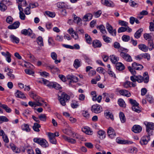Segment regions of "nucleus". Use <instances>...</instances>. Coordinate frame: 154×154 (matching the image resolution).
I'll use <instances>...</instances> for the list:
<instances>
[{
    "label": "nucleus",
    "instance_id": "338daca9",
    "mask_svg": "<svg viewBox=\"0 0 154 154\" xmlns=\"http://www.w3.org/2000/svg\"><path fill=\"white\" fill-rule=\"evenodd\" d=\"M85 145L88 148L91 149L93 147V144L91 143L88 142L85 143Z\"/></svg>",
    "mask_w": 154,
    "mask_h": 154
},
{
    "label": "nucleus",
    "instance_id": "4468645a",
    "mask_svg": "<svg viewBox=\"0 0 154 154\" xmlns=\"http://www.w3.org/2000/svg\"><path fill=\"white\" fill-rule=\"evenodd\" d=\"M132 131L134 133H139L141 132L142 128L139 125H135L132 127Z\"/></svg>",
    "mask_w": 154,
    "mask_h": 154
},
{
    "label": "nucleus",
    "instance_id": "c03bdc74",
    "mask_svg": "<svg viewBox=\"0 0 154 154\" xmlns=\"http://www.w3.org/2000/svg\"><path fill=\"white\" fill-rule=\"evenodd\" d=\"M38 118L39 120L43 122H45L46 121L47 117L45 114H41L38 116Z\"/></svg>",
    "mask_w": 154,
    "mask_h": 154
},
{
    "label": "nucleus",
    "instance_id": "09e8293b",
    "mask_svg": "<svg viewBox=\"0 0 154 154\" xmlns=\"http://www.w3.org/2000/svg\"><path fill=\"white\" fill-rule=\"evenodd\" d=\"M85 38L87 42L88 43L90 44L91 43L92 41L91 38L89 35L86 34L85 35Z\"/></svg>",
    "mask_w": 154,
    "mask_h": 154
},
{
    "label": "nucleus",
    "instance_id": "2f4dec72",
    "mask_svg": "<svg viewBox=\"0 0 154 154\" xmlns=\"http://www.w3.org/2000/svg\"><path fill=\"white\" fill-rule=\"evenodd\" d=\"M92 15L91 13H88L85 15L83 17L84 21H89L92 19Z\"/></svg>",
    "mask_w": 154,
    "mask_h": 154
},
{
    "label": "nucleus",
    "instance_id": "680f3d73",
    "mask_svg": "<svg viewBox=\"0 0 154 154\" xmlns=\"http://www.w3.org/2000/svg\"><path fill=\"white\" fill-rule=\"evenodd\" d=\"M119 23L121 26H125L126 27L128 26V24L127 22L123 20H119Z\"/></svg>",
    "mask_w": 154,
    "mask_h": 154
},
{
    "label": "nucleus",
    "instance_id": "9d476101",
    "mask_svg": "<svg viewBox=\"0 0 154 154\" xmlns=\"http://www.w3.org/2000/svg\"><path fill=\"white\" fill-rule=\"evenodd\" d=\"M101 3L103 5L108 7H113L115 6L114 4L110 0H101Z\"/></svg>",
    "mask_w": 154,
    "mask_h": 154
},
{
    "label": "nucleus",
    "instance_id": "6ab92c4d",
    "mask_svg": "<svg viewBox=\"0 0 154 154\" xmlns=\"http://www.w3.org/2000/svg\"><path fill=\"white\" fill-rule=\"evenodd\" d=\"M82 131L86 134L89 135H92L93 132L88 127H85L82 129Z\"/></svg>",
    "mask_w": 154,
    "mask_h": 154
},
{
    "label": "nucleus",
    "instance_id": "603ef678",
    "mask_svg": "<svg viewBox=\"0 0 154 154\" xmlns=\"http://www.w3.org/2000/svg\"><path fill=\"white\" fill-rule=\"evenodd\" d=\"M97 71L100 73L104 74L105 73V70L102 67H99L97 68Z\"/></svg>",
    "mask_w": 154,
    "mask_h": 154
},
{
    "label": "nucleus",
    "instance_id": "052dcab7",
    "mask_svg": "<svg viewBox=\"0 0 154 154\" xmlns=\"http://www.w3.org/2000/svg\"><path fill=\"white\" fill-rule=\"evenodd\" d=\"M83 116L87 119L89 118L90 115L87 111H83L82 113Z\"/></svg>",
    "mask_w": 154,
    "mask_h": 154
},
{
    "label": "nucleus",
    "instance_id": "0e129e2a",
    "mask_svg": "<svg viewBox=\"0 0 154 154\" xmlns=\"http://www.w3.org/2000/svg\"><path fill=\"white\" fill-rule=\"evenodd\" d=\"M25 71L26 74L29 75H32L34 73L33 71L29 69H26Z\"/></svg>",
    "mask_w": 154,
    "mask_h": 154
},
{
    "label": "nucleus",
    "instance_id": "9b49d317",
    "mask_svg": "<svg viewBox=\"0 0 154 154\" xmlns=\"http://www.w3.org/2000/svg\"><path fill=\"white\" fill-rule=\"evenodd\" d=\"M107 133L109 137L112 139L114 138L116 135L114 130L111 127H109L108 129Z\"/></svg>",
    "mask_w": 154,
    "mask_h": 154
},
{
    "label": "nucleus",
    "instance_id": "a211bd4d",
    "mask_svg": "<svg viewBox=\"0 0 154 154\" xmlns=\"http://www.w3.org/2000/svg\"><path fill=\"white\" fill-rule=\"evenodd\" d=\"M121 95L125 96H130L131 95V93L128 91L125 90H121L119 91Z\"/></svg>",
    "mask_w": 154,
    "mask_h": 154
},
{
    "label": "nucleus",
    "instance_id": "0eeeda50",
    "mask_svg": "<svg viewBox=\"0 0 154 154\" xmlns=\"http://www.w3.org/2000/svg\"><path fill=\"white\" fill-rule=\"evenodd\" d=\"M91 110L92 112L96 113H100L102 111L101 106L98 104L93 105L91 107Z\"/></svg>",
    "mask_w": 154,
    "mask_h": 154
},
{
    "label": "nucleus",
    "instance_id": "6e6d98bb",
    "mask_svg": "<svg viewBox=\"0 0 154 154\" xmlns=\"http://www.w3.org/2000/svg\"><path fill=\"white\" fill-rule=\"evenodd\" d=\"M45 14L48 16L51 17H53L55 16V14L54 13L49 11H45Z\"/></svg>",
    "mask_w": 154,
    "mask_h": 154
},
{
    "label": "nucleus",
    "instance_id": "f704fd0d",
    "mask_svg": "<svg viewBox=\"0 0 154 154\" xmlns=\"http://www.w3.org/2000/svg\"><path fill=\"white\" fill-rule=\"evenodd\" d=\"M11 40L13 42H14L16 43H18L19 42V38L16 37L14 35H11L10 37Z\"/></svg>",
    "mask_w": 154,
    "mask_h": 154
},
{
    "label": "nucleus",
    "instance_id": "774afa93",
    "mask_svg": "<svg viewBox=\"0 0 154 154\" xmlns=\"http://www.w3.org/2000/svg\"><path fill=\"white\" fill-rule=\"evenodd\" d=\"M149 30L150 31H154V24L153 23L151 22L150 23V25L149 27Z\"/></svg>",
    "mask_w": 154,
    "mask_h": 154
},
{
    "label": "nucleus",
    "instance_id": "de8ad7c7",
    "mask_svg": "<svg viewBox=\"0 0 154 154\" xmlns=\"http://www.w3.org/2000/svg\"><path fill=\"white\" fill-rule=\"evenodd\" d=\"M119 105L121 107H125V104L124 100L121 99H120L118 100Z\"/></svg>",
    "mask_w": 154,
    "mask_h": 154
},
{
    "label": "nucleus",
    "instance_id": "1a4fd4ad",
    "mask_svg": "<svg viewBox=\"0 0 154 154\" xmlns=\"http://www.w3.org/2000/svg\"><path fill=\"white\" fill-rule=\"evenodd\" d=\"M37 97H33V98L35 100V102H32V101H29V105L32 106H41L43 105L42 103H40L39 102L40 100H38V99H36Z\"/></svg>",
    "mask_w": 154,
    "mask_h": 154
},
{
    "label": "nucleus",
    "instance_id": "473e14b6",
    "mask_svg": "<svg viewBox=\"0 0 154 154\" xmlns=\"http://www.w3.org/2000/svg\"><path fill=\"white\" fill-rule=\"evenodd\" d=\"M139 105H135V106H132V109L133 111L137 113H140L141 112V109L139 106Z\"/></svg>",
    "mask_w": 154,
    "mask_h": 154
},
{
    "label": "nucleus",
    "instance_id": "2eb2a0df",
    "mask_svg": "<svg viewBox=\"0 0 154 154\" xmlns=\"http://www.w3.org/2000/svg\"><path fill=\"white\" fill-rule=\"evenodd\" d=\"M21 33L25 35L31 36L32 33V31L31 29L29 28L27 29H23L21 31Z\"/></svg>",
    "mask_w": 154,
    "mask_h": 154
},
{
    "label": "nucleus",
    "instance_id": "13d9d810",
    "mask_svg": "<svg viewBox=\"0 0 154 154\" xmlns=\"http://www.w3.org/2000/svg\"><path fill=\"white\" fill-rule=\"evenodd\" d=\"M122 40L125 42H128L130 39V37L128 35H123L122 37Z\"/></svg>",
    "mask_w": 154,
    "mask_h": 154
},
{
    "label": "nucleus",
    "instance_id": "f8f14e48",
    "mask_svg": "<svg viewBox=\"0 0 154 154\" xmlns=\"http://www.w3.org/2000/svg\"><path fill=\"white\" fill-rule=\"evenodd\" d=\"M68 79H69L70 81L69 82V84H71L72 83H75L77 82L79 80L78 77L73 75H69L67 76Z\"/></svg>",
    "mask_w": 154,
    "mask_h": 154
},
{
    "label": "nucleus",
    "instance_id": "72a5a7b5",
    "mask_svg": "<svg viewBox=\"0 0 154 154\" xmlns=\"http://www.w3.org/2000/svg\"><path fill=\"white\" fill-rule=\"evenodd\" d=\"M63 138L65 140L72 143H74L76 142L75 140L74 139L70 138L66 136H63Z\"/></svg>",
    "mask_w": 154,
    "mask_h": 154
},
{
    "label": "nucleus",
    "instance_id": "f257e3e1",
    "mask_svg": "<svg viewBox=\"0 0 154 154\" xmlns=\"http://www.w3.org/2000/svg\"><path fill=\"white\" fill-rule=\"evenodd\" d=\"M44 84L50 88H54L55 89L60 90L62 87L57 83L54 82H50L46 79H43L42 80Z\"/></svg>",
    "mask_w": 154,
    "mask_h": 154
},
{
    "label": "nucleus",
    "instance_id": "58836bf2",
    "mask_svg": "<svg viewBox=\"0 0 154 154\" xmlns=\"http://www.w3.org/2000/svg\"><path fill=\"white\" fill-rule=\"evenodd\" d=\"M100 29L101 32L103 34H106L107 32L106 31L105 26L103 25L98 26L97 27Z\"/></svg>",
    "mask_w": 154,
    "mask_h": 154
},
{
    "label": "nucleus",
    "instance_id": "423d86ee",
    "mask_svg": "<svg viewBox=\"0 0 154 154\" xmlns=\"http://www.w3.org/2000/svg\"><path fill=\"white\" fill-rule=\"evenodd\" d=\"M152 134L150 133L148 134V135H146L143 137L141 139L140 141V143L141 145H146L148 143V141L150 140V136L152 135Z\"/></svg>",
    "mask_w": 154,
    "mask_h": 154
},
{
    "label": "nucleus",
    "instance_id": "39448f33",
    "mask_svg": "<svg viewBox=\"0 0 154 154\" xmlns=\"http://www.w3.org/2000/svg\"><path fill=\"white\" fill-rule=\"evenodd\" d=\"M120 55L124 60L127 62H131L132 61V59L131 56L127 53L121 52Z\"/></svg>",
    "mask_w": 154,
    "mask_h": 154
},
{
    "label": "nucleus",
    "instance_id": "c9c22d12",
    "mask_svg": "<svg viewBox=\"0 0 154 154\" xmlns=\"http://www.w3.org/2000/svg\"><path fill=\"white\" fill-rule=\"evenodd\" d=\"M41 127V125L40 124L37 123H35L32 126L33 130L36 132H38L40 131L39 128Z\"/></svg>",
    "mask_w": 154,
    "mask_h": 154
},
{
    "label": "nucleus",
    "instance_id": "f3484780",
    "mask_svg": "<svg viewBox=\"0 0 154 154\" xmlns=\"http://www.w3.org/2000/svg\"><path fill=\"white\" fill-rule=\"evenodd\" d=\"M116 69L121 71L123 70L125 68L124 65L121 62L117 63L116 65Z\"/></svg>",
    "mask_w": 154,
    "mask_h": 154
},
{
    "label": "nucleus",
    "instance_id": "4be33fe9",
    "mask_svg": "<svg viewBox=\"0 0 154 154\" xmlns=\"http://www.w3.org/2000/svg\"><path fill=\"white\" fill-rule=\"evenodd\" d=\"M105 115L107 118L110 119L112 120H114V117L112 113L108 110H106L105 111Z\"/></svg>",
    "mask_w": 154,
    "mask_h": 154
},
{
    "label": "nucleus",
    "instance_id": "6e6552de",
    "mask_svg": "<svg viewBox=\"0 0 154 154\" xmlns=\"http://www.w3.org/2000/svg\"><path fill=\"white\" fill-rule=\"evenodd\" d=\"M106 26L108 32L111 35L113 36H115L116 35V30L113 29L112 26L108 23H106Z\"/></svg>",
    "mask_w": 154,
    "mask_h": 154
},
{
    "label": "nucleus",
    "instance_id": "a878e982",
    "mask_svg": "<svg viewBox=\"0 0 154 154\" xmlns=\"http://www.w3.org/2000/svg\"><path fill=\"white\" fill-rule=\"evenodd\" d=\"M19 10L20 11L19 14L20 19L22 20L25 19V16L23 12V9L22 7H19Z\"/></svg>",
    "mask_w": 154,
    "mask_h": 154
},
{
    "label": "nucleus",
    "instance_id": "37998d69",
    "mask_svg": "<svg viewBox=\"0 0 154 154\" xmlns=\"http://www.w3.org/2000/svg\"><path fill=\"white\" fill-rule=\"evenodd\" d=\"M119 118L121 122L124 123L126 121V119L124 114L122 112H120L119 114Z\"/></svg>",
    "mask_w": 154,
    "mask_h": 154
},
{
    "label": "nucleus",
    "instance_id": "b1692460",
    "mask_svg": "<svg viewBox=\"0 0 154 154\" xmlns=\"http://www.w3.org/2000/svg\"><path fill=\"white\" fill-rule=\"evenodd\" d=\"M138 47L140 50L144 52H147L148 50V47L144 44L139 45Z\"/></svg>",
    "mask_w": 154,
    "mask_h": 154
},
{
    "label": "nucleus",
    "instance_id": "bb28decb",
    "mask_svg": "<svg viewBox=\"0 0 154 154\" xmlns=\"http://www.w3.org/2000/svg\"><path fill=\"white\" fill-rule=\"evenodd\" d=\"M5 0H3L0 3V10L2 11H4L7 9L6 6L5 5Z\"/></svg>",
    "mask_w": 154,
    "mask_h": 154
},
{
    "label": "nucleus",
    "instance_id": "393cba45",
    "mask_svg": "<svg viewBox=\"0 0 154 154\" xmlns=\"http://www.w3.org/2000/svg\"><path fill=\"white\" fill-rule=\"evenodd\" d=\"M17 2L18 4L19 7H21V6H25L27 5L26 2L25 0H17Z\"/></svg>",
    "mask_w": 154,
    "mask_h": 154
},
{
    "label": "nucleus",
    "instance_id": "a19ab883",
    "mask_svg": "<svg viewBox=\"0 0 154 154\" xmlns=\"http://www.w3.org/2000/svg\"><path fill=\"white\" fill-rule=\"evenodd\" d=\"M25 149L28 154H34L32 148L29 146H25Z\"/></svg>",
    "mask_w": 154,
    "mask_h": 154
},
{
    "label": "nucleus",
    "instance_id": "7ed1b4c3",
    "mask_svg": "<svg viewBox=\"0 0 154 154\" xmlns=\"http://www.w3.org/2000/svg\"><path fill=\"white\" fill-rule=\"evenodd\" d=\"M137 81L140 83L144 81V83H147L149 81V75L147 72H145L143 75V76L139 75L136 76Z\"/></svg>",
    "mask_w": 154,
    "mask_h": 154
},
{
    "label": "nucleus",
    "instance_id": "bf43d9fd",
    "mask_svg": "<svg viewBox=\"0 0 154 154\" xmlns=\"http://www.w3.org/2000/svg\"><path fill=\"white\" fill-rule=\"evenodd\" d=\"M102 100V97H93L92 100L94 101L100 103Z\"/></svg>",
    "mask_w": 154,
    "mask_h": 154
},
{
    "label": "nucleus",
    "instance_id": "864d4df0",
    "mask_svg": "<svg viewBox=\"0 0 154 154\" xmlns=\"http://www.w3.org/2000/svg\"><path fill=\"white\" fill-rule=\"evenodd\" d=\"M57 6L58 8H63L65 7L64 3L63 2H58L57 3Z\"/></svg>",
    "mask_w": 154,
    "mask_h": 154
},
{
    "label": "nucleus",
    "instance_id": "aec40b11",
    "mask_svg": "<svg viewBox=\"0 0 154 154\" xmlns=\"http://www.w3.org/2000/svg\"><path fill=\"white\" fill-rule=\"evenodd\" d=\"M20 24V23L18 21L12 24L9 25L8 26V28L9 29H15L18 28Z\"/></svg>",
    "mask_w": 154,
    "mask_h": 154
},
{
    "label": "nucleus",
    "instance_id": "5701e85b",
    "mask_svg": "<svg viewBox=\"0 0 154 154\" xmlns=\"http://www.w3.org/2000/svg\"><path fill=\"white\" fill-rule=\"evenodd\" d=\"M116 141L118 143L122 144H131L133 143V142L131 141H128L127 140H122L118 138L116 139Z\"/></svg>",
    "mask_w": 154,
    "mask_h": 154
},
{
    "label": "nucleus",
    "instance_id": "5fc2aeb1",
    "mask_svg": "<svg viewBox=\"0 0 154 154\" xmlns=\"http://www.w3.org/2000/svg\"><path fill=\"white\" fill-rule=\"evenodd\" d=\"M72 107L73 108H76L79 106V103L77 101H72V103L71 104Z\"/></svg>",
    "mask_w": 154,
    "mask_h": 154
},
{
    "label": "nucleus",
    "instance_id": "412c9836",
    "mask_svg": "<svg viewBox=\"0 0 154 154\" xmlns=\"http://www.w3.org/2000/svg\"><path fill=\"white\" fill-rule=\"evenodd\" d=\"M51 57L52 59L55 60L54 63L56 64H57L60 62V60H57V55L56 53L54 52H52L51 54Z\"/></svg>",
    "mask_w": 154,
    "mask_h": 154
},
{
    "label": "nucleus",
    "instance_id": "69168bd1",
    "mask_svg": "<svg viewBox=\"0 0 154 154\" xmlns=\"http://www.w3.org/2000/svg\"><path fill=\"white\" fill-rule=\"evenodd\" d=\"M129 100L130 103L132 106H135V105H139V103H138L135 100L130 99Z\"/></svg>",
    "mask_w": 154,
    "mask_h": 154
},
{
    "label": "nucleus",
    "instance_id": "a18cd8bd",
    "mask_svg": "<svg viewBox=\"0 0 154 154\" xmlns=\"http://www.w3.org/2000/svg\"><path fill=\"white\" fill-rule=\"evenodd\" d=\"M2 107L5 109L7 112L10 113L11 111V109L5 104L2 105Z\"/></svg>",
    "mask_w": 154,
    "mask_h": 154
},
{
    "label": "nucleus",
    "instance_id": "3c124183",
    "mask_svg": "<svg viewBox=\"0 0 154 154\" xmlns=\"http://www.w3.org/2000/svg\"><path fill=\"white\" fill-rule=\"evenodd\" d=\"M81 19L79 17H77L75 15H74V21L78 24H80V22L81 21Z\"/></svg>",
    "mask_w": 154,
    "mask_h": 154
},
{
    "label": "nucleus",
    "instance_id": "ddd939ff",
    "mask_svg": "<svg viewBox=\"0 0 154 154\" xmlns=\"http://www.w3.org/2000/svg\"><path fill=\"white\" fill-rule=\"evenodd\" d=\"M58 98L61 104L63 106H65L66 104V102L69 100L70 97H59Z\"/></svg>",
    "mask_w": 154,
    "mask_h": 154
},
{
    "label": "nucleus",
    "instance_id": "7c9ffc66",
    "mask_svg": "<svg viewBox=\"0 0 154 154\" xmlns=\"http://www.w3.org/2000/svg\"><path fill=\"white\" fill-rule=\"evenodd\" d=\"M21 128L23 131L29 132L30 131V129L29 126L28 124H24L21 126Z\"/></svg>",
    "mask_w": 154,
    "mask_h": 154
},
{
    "label": "nucleus",
    "instance_id": "e433bc0d",
    "mask_svg": "<svg viewBox=\"0 0 154 154\" xmlns=\"http://www.w3.org/2000/svg\"><path fill=\"white\" fill-rule=\"evenodd\" d=\"M143 29L140 28L136 31L134 35V37L136 38H139L141 35V33L143 31Z\"/></svg>",
    "mask_w": 154,
    "mask_h": 154
},
{
    "label": "nucleus",
    "instance_id": "20e7f679",
    "mask_svg": "<svg viewBox=\"0 0 154 154\" xmlns=\"http://www.w3.org/2000/svg\"><path fill=\"white\" fill-rule=\"evenodd\" d=\"M144 124L146 126V131L148 134H152V130L154 129V123L145 121Z\"/></svg>",
    "mask_w": 154,
    "mask_h": 154
},
{
    "label": "nucleus",
    "instance_id": "c85d7f7f",
    "mask_svg": "<svg viewBox=\"0 0 154 154\" xmlns=\"http://www.w3.org/2000/svg\"><path fill=\"white\" fill-rule=\"evenodd\" d=\"M93 45L94 48H100L102 46L101 42L99 40H95L93 41Z\"/></svg>",
    "mask_w": 154,
    "mask_h": 154
},
{
    "label": "nucleus",
    "instance_id": "ea45409f",
    "mask_svg": "<svg viewBox=\"0 0 154 154\" xmlns=\"http://www.w3.org/2000/svg\"><path fill=\"white\" fill-rule=\"evenodd\" d=\"M110 59L112 63H115L119 60V58L114 55L110 56Z\"/></svg>",
    "mask_w": 154,
    "mask_h": 154
},
{
    "label": "nucleus",
    "instance_id": "4d7b16f0",
    "mask_svg": "<svg viewBox=\"0 0 154 154\" xmlns=\"http://www.w3.org/2000/svg\"><path fill=\"white\" fill-rule=\"evenodd\" d=\"M123 86L125 88L131 87V82L129 81H126L124 83Z\"/></svg>",
    "mask_w": 154,
    "mask_h": 154
},
{
    "label": "nucleus",
    "instance_id": "79ce46f5",
    "mask_svg": "<svg viewBox=\"0 0 154 154\" xmlns=\"http://www.w3.org/2000/svg\"><path fill=\"white\" fill-rule=\"evenodd\" d=\"M37 42L40 46H43V39L42 37L39 36L37 39Z\"/></svg>",
    "mask_w": 154,
    "mask_h": 154
},
{
    "label": "nucleus",
    "instance_id": "dca6fc26",
    "mask_svg": "<svg viewBox=\"0 0 154 154\" xmlns=\"http://www.w3.org/2000/svg\"><path fill=\"white\" fill-rule=\"evenodd\" d=\"M132 65L133 69L138 70H140L143 68V66L135 62L133 63Z\"/></svg>",
    "mask_w": 154,
    "mask_h": 154
},
{
    "label": "nucleus",
    "instance_id": "8fccbe9b",
    "mask_svg": "<svg viewBox=\"0 0 154 154\" xmlns=\"http://www.w3.org/2000/svg\"><path fill=\"white\" fill-rule=\"evenodd\" d=\"M9 121L8 119L5 116H0V123L3 122H7Z\"/></svg>",
    "mask_w": 154,
    "mask_h": 154
},
{
    "label": "nucleus",
    "instance_id": "cd10ccee",
    "mask_svg": "<svg viewBox=\"0 0 154 154\" xmlns=\"http://www.w3.org/2000/svg\"><path fill=\"white\" fill-rule=\"evenodd\" d=\"M153 33H145L143 35L144 38L146 40H147L148 41L151 40L152 39V35Z\"/></svg>",
    "mask_w": 154,
    "mask_h": 154
},
{
    "label": "nucleus",
    "instance_id": "c756f323",
    "mask_svg": "<svg viewBox=\"0 0 154 154\" xmlns=\"http://www.w3.org/2000/svg\"><path fill=\"white\" fill-rule=\"evenodd\" d=\"M81 60L76 59L74 61L73 65L75 68L77 69L81 66Z\"/></svg>",
    "mask_w": 154,
    "mask_h": 154
},
{
    "label": "nucleus",
    "instance_id": "4c0bfd02",
    "mask_svg": "<svg viewBox=\"0 0 154 154\" xmlns=\"http://www.w3.org/2000/svg\"><path fill=\"white\" fill-rule=\"evenodd\" d=\"M97 136L100 139H103L105 137V132L102 130H100L97 132Z\"/></svg>",
    "mask_w": 154,
    "mask_h": 154
},
{
    "label": "nucleus",
    "instance_id": "f03ea898",
    "mask_svg": "<svg viewBox=\"0 0 154 154\" xmlns=\"http://www.w3.org/2000/svg\"><path fill=\"white\" fill-rule=\"evenodd\" d=\"M33 141L39 144L43 147L46 148L48 146V144L45 139L42 138H35L33 139Z\"/></svg>",
    "mask_w": 154,
    "mask_h": 154
},
{
    "label": "nucleus",
    "instance_id": "49530a36",
    "mask_svg": "<svg viewBox=\"0 0 154 154\" xmlns=\"http://www.w3.org/2000/svg\"><path fill=\"white\" fill-rule=\"evenodd\" d=\"M103 40L106 42L110 43L111 42V39L106 35H103Z\"/></svg>",
    "mask_w": 154,
    "mask_h": 154
},
{
    "label": "nucleus",
    "instance_id": "e2e57ef3",
    "mask_svg": "<svg viewBox=\"0 0 154 154\" xmlns=\"http://www.w3.org/2000/svg\"><path fill=\"white\" fill-rule=\"evenodd\" d=\"M129 3L130 6L132 7H135L137 5V3H135L134 1L131 0L129 1Z\"/></svg>",
    "mask_w": 154,
    "mask_h": 154
}]
</instances>
